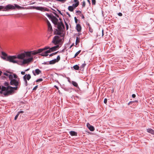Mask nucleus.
Returning a JSON list of instances; mask_svg holds the SVG:
<instances>
[{
	"mask_svg": "<svg viewBox=\"0 0 154 154\" xmlns=\"http://www.w3.org/2000/svg\"><path fill=\"white\" fill-rule=\"evenodd\" d=\"M68 29V26H66V29Z\"/></svg>",
	"mask_w": 154,
	"mask_h": 154,
	"instance_id": "774afa93",
	"label": "nucleus"
},
{
	"mask_svg": "<svg viewBox=\"0 0 154 154\" xmlns=\"http://www.w3.org/2000/svg\"><path fill=\"white\" fill-rule=\"evenodd\" d=\"M64 37L61 38L60 36L55 35L53 38L52 42L55 45H61L62 43V41Z\"/></svg>",
	"mask_w": 154,
	"mask_h": 154,
	"instance_id": "20e7f679",
	"label": "nucleus"
},
{
	"mask_svg": "<svg viewBox=\"0 0 154 154\" xmlns=\"http://www.w3.org/2000/svg\"><path fill=\"white\" fill-rule=\"evenodd\" d=\"M44 63L45 64H48V63H46V62H44Z\"/></svg>",
	"mask_w": 154,
	"mask_h": 154,
	"instance_id": "338daca9",
	"label": "nucleus"
},
{
	"mask_svg": "<svg viewBox=\"0 0 154 154\" xmlns=\"http://www.w3.org/2000/svg\"><path fill=\"white\" fill-rule=\"evenodd\" d=\"M69 133L70 135L72 136L77 135V133L74 131H71L69 132Z\"/></svg>",
	"mask_w": 154,
	"mask_h": 154,
	"instance_id": "4468645a",
	"label": "nucleus"
},
{
	"mask_svg": "<svg viewBox=\"0 0 154 154\" xmlns=\"http://www.w3.org/2000/svg\"><path fill=\"white\" fill-rule=\"evenodd\" d=\"M37 54L38 52L35 51H20V65L29 64L33 60L32 55H35Z\"/></svg>",
	"mask_w": 154,
	"mask_h": 154,
	"instance_id": "f257e3e1",
	"label": "nucleus"
},
{
	"mask_svg": "<svg viewBox=\"0 0 154 154\" xmlns=\"http://www.w3.org/2000/svg\"><path fill=\"white\" fill-rule=\"evenodd\" d=\"M76 28L77 30L79 32H80L81 30V26L79 24H77L76 26Z\"/></svg>",
	"mask_w": 154,
	"mask_h": 154,
	"instance_id": "ddd939ff",
	"label": "nucleus"
},
{
	"mask_svg": "<svg viewBox=\"0 0 154 154\" xmlns=\"http://www.w3.org/2000/svg\"><path fill=\"white\" fill-rule=\"evenodd\" d=\"M79 5V4L78 3H75L73 4H72V7H73L74 9H75V8H76V7H77Z\"/></svg>",
	"mask_w": 154,
	"mask_h": 154,
	"instance_id": "aec40b11",
	"label": "nucleus"
},
{
	"mask_svg": "<svg viewBox=\"0 0 154 154\" xmlns=\"http://www.w3.org/2000/svg\"><path fill=\"white\" fill-rule=\"evenodd\" d=\"M45 15L49 18H51L52 17L50 14L48 13H46Z\"/></svg>",
	"mask_w": 154,
	"mask_h": 154,
	"instance_id": "c85d7f7f",
	"label": "nucleus"
},
{
	"mask_svg": "<svg viewBox=\"0 0 154 154\" xmlns=\"http://www.w3.org/2000/svg\"><path fill=\"white\" fill-rule=\"evenodd\" d=\"M35 3V2H33L32 3H31V4H33Z\"/></svg>",
	"mask_w": 154,
	"mask_h": 154,
	"instance_id": "0e129e2a",
	"label": "nucleus"
},
{
	"mask_svg": "<svg viewBox=\"0 0 154 154\" xmlns=\"http://www.w3.org/2000/svg\"><path fill=\"white\" fill-rule=\"evenodd\" d=\"M38 85L35 86L33 89V91L35 90L38 88Z\"/></svg>",
	"mask_w": 154,
	"mask_h": 154,
	"instance_id": "e433bc0d",
	"label": "nucleus"
},
{
	"mask_svg": "<svg viewBox=\"0 0 154 154\" xmlns=\"http://www.w3.org/2000/svg\"><path fill=\"white\" fill-rule=\"evenodd\" d=\"M25 77H26V76H24L23 77V78L24 80V81L25 82V83L26 85L27 86V81L26 80V79H25Z\"/></svg>",
	"mask_w": 154,
	"mask_h": 154,
	"instance_id": "cd10ccee",
	"label": "nucleus"
},
{
	"mask_svg": "<svg viewBox=\"0 0 154 154\" xmlns=\"http://www.w3.org/2000/svg\"><path fill=\"white\" fill-rule=\"evenodd\" d=\"M74 1L75 3H77L79 4V2L78 1V0H74Z\"/></svg>",
	"mask_w": 154,
	"mask_h": 154,
	"instance_id": "79ce46f5",
	"label": "nucleus"
},
{
	"mask_svg": "<svg viewBox=\"0 0 154 154\" xmlns=\"http://www.w3.org/2000/svg\"><path fill=\"white\" fill-rule=\"evenodd\" d=\"M4 8V7L3 6H0V10Z\"/></svg>",
	"mask_w": 154,
	"mask_h": 154,
	"instance_id": "49530a36",
	"label": "nucleus"
},
{
	"mask_svg": "<svg viewBox=\"0 0 154 154\" xmlns=\"http://www.w3.org/2000/svg\"><path fill=\"white\" fill-rule=\"evenodd\" d=\"M58 52V51H57V52H55V53H53V54L54 55H55V54H56Z\"/></svg>",
	"mask_w": 154,
	"mask_h": 154,
	"instance_id": "13d9d810",
	"label": "nucleus"
},
{
	"mask_svg": "<svg viewBox=\"0 0 154 154\" xmlns=\"http://www.w3.org/2000/svg\"><path fill=\"white\" fill-rule=\"evenodd\" d=\"M72 84L74 86L76 87H77L78 86V84L77 83L75 82L72 81Z\"/></svg>",
	"mask_w": 154,
	"mask_h": 154,
	"instance_id": "5701e85b",
	"label": "nucleus"
},
{
	"mask_svg": "<svg viewBox=\"0 0 154 154\" xmlns=\"http://www.w3.org/2000/svg\"><path fill=\"white\" fill-rule=\"evenodd\" d=\"M82 19H84V16H83V15L82 14Z\"/></svg>",
	"mask_w": 154,
	"mask_h": 154,
	"instance_id": "bf43d9fd",
	"label": "nucleus"
},
{
	"mask_svg": "<svg viewBox=\"0 0 154 154\" xmlns=\"http://www.w3.org/2000/svg\"><path fill=\"white\" fill-rule=\"evenodd\" d=\"M52 10L53 11H54L55 12H56V11H55V10H54V9H52Z\"/></svg>",
	"mask_w": 154,
	"mask_h": 154,
	"instance_id": "e2e57ef3",
	"label": "nucleus"
},
{
	"mask_svg": "<svg viewBox=\"0 0 154 154\" xmlns=\"http://www.w3.org/2000/svg\"><path fill=\"white\" fill-rule=\"evenodd\" d=\"M57 24L58 28V29H60V28H61L62 26H63V24L62 22H60V23H58Z\"/></svg>",
	"mask_w": 154,
	"mask_h": 154,
	"instance_id": "f3484780",
	"label": "nucleus"
},
{
	"mask_svg": "<svg viewBox=\"0 0 154 154\" xmlns=\"http://www.w3.org/2000/svg\"><path fill=\"white\" fill-rule=\"evenodd\" d=\"M74 19H75V23H78V20L76 18V17H74Z\"/></svg>",
	"mask_w": 154,
	"mask_h": 154,
	"instance_id": "58836bf2",
	"label": "nucleus"
},
{
	"mask_svg": "<svg viewBox=\"0 0 154 154\" xmlns=\"http://www.w3.org/2000/svg\"><path fill=\"white\" fill-rule=\"evenodd\" d=\"M24 76H26L25 79L27 80H29L31 78V76L30 74L25 75Z\"/></svg>",
	"mask_w": 154,
	"mask_h": 154,
	"instance_id": "a211bd4d",
	"label": "nucleus"
},
{
	"mask_svg": "<svg viewBox=\"0 0 154 154\" xmlns=\"http://www.w3.org/2000/svg\"><path fill=\"white\" fill-rule=\"evenodd\" d=\"M54 87L56 88H57V89H58V88L57 86L55 85L54 86Z\"/></svg>",
	"mask_w": 154,
	"mask_h": 154,
	"instance_id": "5fc2aeb1",
	"label": "nucleus"
},
{
	"mask_svg": "<svg viewBox=\"0 0 154 154\" xmlns=\"http://www.w3.org/2000/svg\"><path fill=\"white\" fill-rule=\"evenodd\" d=\"M57 34L59 36H60V37H62L63 38L64 37H63V36H64L63 34H62L61 32H59L57 33Z\"/></svg>",
	"mask_w": 154,
	"mask_h": 154,
	"instance_id": "393cba45",
	"label": "nucleus"
},
{
	"mask_svg": "<svg viewBox=\"0 0 154 154\" xmlns=\"http://www.w3.org/2000/svg\"><path fill=\"white\" fill-rule=\"evenodd\" d=\"M81 51V50H79V51H78L77 52H76L75 53V56H74V57H76L80 53Z\"/></svg>",
	"mask_w": 154,
	"mask_h": 154,
	"instance_id": "bb28decb",
	"label": "nucleus"
},
{
	"mask_svg": "<svg viewBox=\"0 0 154 154\" xmlns=\"http://www.w3.org/2000/svg\"><path fill=\"white\" fill-rule=\"evenodd\" d=\"M118 15L119 16H122V13L119 12L118 14Z\"/></svg>",
	"mask_w": 154,
	"mask_h": 154,
	"instance_id": "c03bdc74",
	"label": "nucleus"
},
{
	"mask_svg": "<svg viewBox=\"0 0 154 154\" xmlns=\"http://www.w3.org/2000/svg\"><path fill=\"white\" fill-rule=\"evenodd\" d=\"M32 72L34 75H38L41 73V71L39 69H36L35 71H32Z\"/></svg>",
	"mask_w": 154,
	"mask_h": 154,
	"instance_id": "9d476101",
	"label": "nucleus"
},
{
	"mask_svg": "<svg viewBox=\"0 0 154 154\" xmlns=\"http://www.w3.org/2000/svg\"><path fill=\"white\" fill-rule=\"evenodd\" d=\"M49 48L50 49V48L49 47H45L43 49H44V50L48 49H49Z\"/></svg>",
	"mask_w": 154,
	"mask_h": 154,
	"instance_id": "37998d69",
	"label": "nucleus"
},
{
	"mask_svg": "<svg viewBox=\"0 0 154 154\" xmlns=\"http://www.w3.org/2000/svg\"><path fill=\"white\" fill-rule=\"evenodd\" d=\"M74 9V8L72 6H69L68 7V9L70 11H72Z\"/></svg>",
	"mask_w": 154,
	"mask_h": 154,
	"instance_id": "6ab92c4d",
	"label": "nucleus"
},
{
	"mask_svg": "<svg viewBox=\"0 0 154 154\" xmlns=\"http://www.w3.org/2000/svg\"><path fill=\"white\" fill-rule=\"evenodd\" d=\"M53 54H54L52 53V54H50V55H49V56H50H50H53V55H54Z\"/></svg>",
	"mask_w": 154,
	"mask_h": 154,
	"instance_id": "4d7b16f0",
	"label": "nucleus"
},
{
	"mask_svg": "<svg viewBox=\"0 0 154 154\" xmlns=\"http://www.w3.org/2000/svg\"><path fill=\"white\" fill-rule=\"evenodd\" d=\"M132 97L133 98H134V97H136V95H135V94H133L132 95Z\"/></svg>",
	"mask_w": 154,
	"mask_h": 154,
	"instance_id": "de8ad7c7",
	"label": "nucleus"
},
{
	"mask_svg": "<svg viewBox=\"0 0 154 154\" xmlns=\"http://www.w3.org/2000/svg\"><path fill=\"white\" fill-rule=\"evenodd\" d=\"M23 112V111H20V113H22Z\"/></svg>",
	"mask_w": 154,
	"mask_h": 154,
	"instance_id": "052dcab7",
	"label": "nucleus"
},
{
	"mask_svg": "<svg viewBox=\"0 0 154 154\" xmlns=\"http://www.w3.org/2000/svg\"><path fill=\"white\" fill-rule=\"evenodd\" d=\"M73 68L75 70H78L79 69V67L78 65H76L73 66Z\"/></svg>",
	"mask_w": 154,
	"mask_h": 154,
	"instance_id": "412c9836",
	"label": "nucleus"
},
{
	"mask_svg": "<svg viewBox=\"0 0 154 154\" xmlns=\"http://www.w3.org/2000/svg\"><path fill=\"white\" fill-rule=\"evenodd\" d=\"M87 1H88V3H89V5H90L91 4V3H90V0H87Z\"/></svg>",
	"mask_w": 154,
	"mask_h": 154,
	"instance_id": "603ef678",
	"label": "nucleus"
},
{
	"mask_svg": "<svg viewBox=\"0 0 154 154\" xmlns=\"http://www.w3.org/2000/svg\"><path fill=\"white\" fill-rule=\"evenodd\" d=\"M57 24L58 28V29H60V28H61L62 26H63V24L62 22H60V23H58Z\"/></svg>",
	"mask_w": 154,
	"mask_h": 154,
	"instance_id": "dca6fc26",
	"label": "nucleus"
},
{
	"mask_svg": "<svg viewBox=\"0 0 154 154\" xmlns=\"http://www.w3.org/2000/svg\"><path fill=\"white\" fill-rule=\"evenodd\" d=\"M8 77L11 80V85H14L15 86H17L18 85V82L15 79H13V78H15L17 77L16 75L14 74H9Z\"/></svg>",
	"mask_w": 154,
	"mask_h": 154,
	"instance_id": "39448f33",
	"label": "nucleus"
},
{
	"mask_svg": "<svg viewBox=\"0 0 154 154\" xmlns=\"http://www.w3.org/2000/svg\"><path fill=\"white\" fill-rule=\"evenodd\" d=\"M8 85V83H6H6H5V86H7Z\"/></svg>",
	"mask_w": 154,
	"mask_h": 154,
	"instance_id": "6e6d98bb",
	"label": "nucleus"
},
{
	"mask_svg": "<svg viewBox=\"0 0 154 154\" xmlns=\"http://www.w3.org/2000/svg\"><path fill=\"white\" fill-rule=\"evenodd\" d=\"M57 10L58 11L59 13L60 14L62 15V14L61 13V12L58 9H57Z\"/></svg>",
	"mask_w": 154,
	"mask_h": 154,
	"instance_id": "a18cd8bd",
	"label": "nucleus"
},
{
	"mask_svg": "<svg viewBox=\"0 0 154 154\" xmlns=\"http://www.w3.org/2000/svg\"><path fill=\"white\" fill-rule=\"evenodd\" d=\"M76 13H81V12L80 11H76Z\"/></svg>",
	"mask_w": 154,
	"mask_h": 154,
	"instance_id": "864d4df0",
	"label": "nucleus"
},
{
	"mask_svg": "<svg viewBox=\"0 0 154 154\" xmlns=\"http://www.w3.org/2000/svg\"><path fill=\"white\" fill-rule=\"evenodd\" d=\"M19 6L16 4L12 5L9 4L7 5L5 8V10L7 11L10 9H14L15 8L19 9Z\"/></svg>",
	"mask_w": 154,
	"mask_h": 154,
	"instance_id": "0eeeda50",
	"label": "nucleus"
},
{
	"mask_svg": "<svg viewBox=\"0 0 154 154\" xmlns=\"http://www.w3.org/2000/svg\"><path fill=\"white\" fill-rule=\"evenodd\" d=\"M19 115V112H18L17 114L16 115L14 118V119L15 120H16L17 118H18Z\"/></svg>",
	"mask_w": 154,
	"mask_h": 154,
	"instance_id": "f704fd0d",
	"label": "nucleus"
},
{
	"mask_svg": "<svg viewBox=\"0 0 154 154\" xmlns=\"http://www.w3.org/2000/svg\"><path fill=\"white\" fill-rule=\"evenodd\" d=\"M86 64L85 63H83L81 66V68H84Z\"/></svg>",
	"mask_w": 154,
	"mask_h": 154,
	"instance_id": "c9c22d12",
	"label": "nucleus"
},
{
	"mask_svg": "<svg viewBox=\"0 0 154 154\" xmlns=\"http://www.w3.org/2000/svg\"><path fill=\"white\" fill-rule=\"evenodd\" d=\"M42 81H43L42 79L41 78V79H38L37 80H36V82H42Z\"/></svg>",
	"mask_w": 154,
	"mask_h": 154,
	"instance_id": "2f4dec72",
	"label": "nucleus"
},
{
	"mask_svg": "<svg viewBox=\"0 0 154 154\" xmlns=\"http://www.w3.org/2000/svg\"><path fill=\"white\" fill-rule=\"evenodd\" d=\"M43 51H44V49H40L38 50L37 52H38V54L39 53L42 52Z\"/></svg>",
	"mask_w": 154,
	"mask_h": 154,
	"instance_id": "b1692460",
	"label": "nucleus"
},
{
	"mask_svg": "<svg viewBox=\"0 0 154 154\" xmlns=\"http://www.w3.org/2000/svg\"><path fill=\"white\" fill-rule=\"evenodd\" d=\"M21 74H22V75H24L25 74V72H23V71H22L21 72Z\"/></svg>",
	"mask_w": 154,
	"mask_h": 154,
	"instance_id": "8fccbe9b",
	"label": "nucleus"
},
{
	"mask_svg": "<svg viewBox=\"0 0 154 154\" xmlns=\"http://www.w3.org/2000/svg\"><path fill=\"white\" fill-rule=\"evenodd\" d=\"M107 102V99L106 98H105L104 99V102L106 104Z\"/></svg>",
	"mask_w": 154,
	"mask_h": 154,
	"instance_id": "a19ab883",
	"label": "nucleus"
},
{
	"mask_svg": "<svg viewBox=\"0 0 154 154\" xmlns=\"http://www.w3.org/2000/svg\"><path fill=\"white\" fill-rule=\"evenodd\" d=\"M2 58L4 60L9 61L10 62L15 63L17 61L16 60L17 58L19 59V55L16 56H9L8 57H2Z\"/></svg>",
	"mask_w": 154,
	"mask_h": 154,
	"instance_id": "7ed1b4c3",
	"label": "nucleus"
},
{
	"mask_svg": "<svg viewBox=\"0 0 154 154\" xmlns=\"http://www.w3.org/2000/svg\"><path fill=\"white\" fill-rule=\"evenodd\" d=\"M53 13L54 14V15L57 17H58V15L56 13V12H53Z\"/></svg>",
	"mask_w": 154,
	"mask_h": 154,
	"instance_id": "09e8293b",
	"label": "nucleus"
},
{
	"mask_svg": "<svg viewBox=\"0 0 154 154\" xmlns=\"http://www.w3.org/2000/svg\"><path fill=\"white\" fill-rule=\"evenodd\" d=\"M91 126L89 123H88L87 124V126L88 128Z\"/></svg>",
	"mask_w": 154,
	"mask_h": 154,
	"instance_id": "ea45409f",
	"label": "nucleus"
},
{
	"mask_svg": "<svg viewBox=\"0 0 154 154\" xmlns=\"http://www.w3.org/2000/svg\"><path fill=\"white\" fill-rule=\"evenodd\" d=\"M88 129H89V130L91 131H94V127L91 125L89 128Z\"/></svg>",
	"mask_w": 154,
	"mask_h": 154,
	"instance_id": "4be33fe9",
	"label": "nucleus"
},
{
	"mask_svg": "<svg viewBox=\"0 0 154 154\" xmlns=\"http://www.w3.org/2000/svg\"><path fill=\"white\" fill-rule=\"evenodd\" d=\"M10 73H8L7 72H5L4 73V75L8 77Z\"/></svg>",
	"mask_w": 154,
	"mask_h": 154,
	"instance_id": "4c0bfd02",
	"label": "nucleus"
},
{
	"mask_svg": "<svg viewBox=\"0 0 154 154\" xmlns=\"http://www.w3.org/2000/svg\"><path fill=\"white\" fill-rule=\"evenodd\" d=\"M2 73V72L0 71V75Z\"/></svg>",
	"mask_w": 154,
	"mask_h": 154,
	"instance_id": "69168bd1",
	"label": "nucleus"
},
{
	"mask_svg": "<svg viewBox=\"0 0 154 154\" xmlns=\"http://www.w3.org/2000/svg\"><path fill=\"white\" fill-rule=\"evenodd\" d=\"M17 88L16 87H12L8 86L7 88L3 86L2 87L1 91L0 92L1 94H3L5 96L8 95L13 92L14 90H16Z\"/></svg>",
	"mask_w": 154,
	"mask_h": 154,
	"instance_id": "f03ea898",
	"label": "nucleus"
},
{
	"mask_svg": "<svg viewBox=\"0 0 154 154\" xmlns=\"http://www.w3.org/2000/svg\"><path fill=\"white\" fill-rule=\"evenodd\" d=\"M59 47V45H57L56 46H54L50 48L49 50L45 52L44 53H42L41 55L42 56H47L48 55V53H50L51 51H54L56 50V49L58 48Z\"/></svg>",
	"mask_w": 154,
	"mask_h": 154,
	"instance_id": "423d86ee",
	"label": "nucleus"
},
{
	"mask_svg": "<svg viewBox=\"0 0 154 154\" xmlns=\"http://www.w3.org/2000/svg\"><path fill=\"white\" fill-rule=\"evenodd\" d=\"M67 14L70 17V15L68 13H67Z\"/></svg>",
	"mask_w": 154,
	"mask_h": 154,
	"instance_id": "680f3d73",
	"label": "nucleus"
},
{
	"mask_svg": "<svg viewBox=\"0 0 154 154\" xmlns=\"http://www.w3.org/2000/svg\"><path fill=\"white\" fill-rule=\"evenodd\" d=\"M57 60L58 61V62L59 61L60 59V56H58L56 59H55Z\"/></svg>",
	"mask_w": 154,
	"mask_h": 154,
	"instance_id": "473e14b6",
	"label": "nucleus"
},
{
	"mask_svg": "<svg viewBox=\"0 0 154 154\" xmlns=\"http://www.w3.org/2000/svg\"><path fill=\"white\" fill-rule=\"evenodd\" d=\"M79 42V38L78 37H77L76 38V41L75 42V44L76 45H77Z\"/></svg>",
	"mask_w": 154,
	"mask_h": 154,
	"instance_id": "a878e982",
	"label": "nucleus"
},
{
	"mask_svg": "<svg viewBox=\"0 0 154 154\" xmlns=\"http://www.w3.org/2000/svg\"><path fill=\"white\" fill-rule=\"evenodd\" d=\"M92 4L93 5H95L96 3V0H92Z\"/></svg>",
	"mask_w": 154,
	"mask_h": 154,
	"instance_id": "72a5a7b5",
	"label": "nucleus"
},
{
	"mask_svg": "<svg viewBox=\"0 0 154 154\" xmlns=\"http://www.w3.org/2000/svg\"><path fill=\"white\" fill-rule=\"evenodd\" d=\"M57 62H58V61L57 60L55 59L54 60H51L49 62V64H54L55 63H57Z\"/></svg>",
	"mask_w": 154,
	"mask_h": 154,
	"instance_id": "2eb2a0df",
	"label": "nucleus"
},
{
	"mask_svg": "<svg viewBox=\"0 0 154 154\" xmlns=\"http://www.w3.org/2000/svg\"><path fill=\"white\" fill-rule=\"evenodd\" d=\"M2 55L4 57H8L7 54L5 52H2Z\"/></svg>",
	"mask_w": 154,
	"mask_h": 154,
	"instance_id": "c756f323",
	"label": "nucleus"
},
{
	"mask_svg": "<svg viewBox=\"0 0 154 154\" xmlns=\"http://www.w3.org/2000/svg\"><path fill=\"white\" fill-rule=\"evenodd\" d=\"M47 24L48 26V31L49 32H51L53 30L52 28V26L49 22V21L47 20Z\"/></svg>",
	"mask_w": 154,
	"mask_h": 154,
	"instance_id": "1a4fd4ad",
	"label": "nucleus"
},
{
	"mask_svg": "<svg viewBox=\"0 0 154 154\" xmlns=\"http://www.w3.org/2000/svg\"><path fill=\"white\" fill-rule=\"evenodd\" d=\"M51 20L53 23L55 24H57L58 22V19L55 17L53 16L51 17Z\"/></svg>",
	"mask_w": 154,
	"mask_h": 154,
	"instance_id": "9b49d317",
	"label": "nucleus"
},
{
	"mask_svg": "<svg viewBox=\"0 0 154 154\" xmlns=\"http://www.w3.org/2000/svg\"><path fill=\"white\" fill-rule=\"evenodd\" d=\"M31 7L33 9H35L37 10L40 11H49V9L45 7L40 6H32Z\"/></svg>",
	"mask_w": 154,
	"mask_h": 154,
	"instance_id": "6e6552de",
	"label": "nucleus"
},
{
	"mask_svg": "<svg viewBox=\"0 0 154 154\" xmlns=\"http://www.w3.org/2000/svg\"><path fill=\"white\" fill-rule=\"evenodd\" d=\"M82 7H84L85 5V2L84 1H83V2L82 3Z\"/></svg>",
	"mask_w": 154,
	"mask_h": 154,
	"instance_id": "7c9ffc66",
	"label": "nucleus"
},
{
	"mask_svg": "<svg viewBox=\"0 0 154 154\" xmlns=\"http://www.w3.org/2000/svg\"><path fill=\"white\" fill-rule=\"evenodd\" d=\"M146 130L147 132L148 133L154 135V130L152 129L151 128H148L146 129Z\"/></svg>",
	"mask_w": 154,
	"mask_h": 154,
	"instance_id": "f8f14e48",
	"label": "nucleus"
},
{
	"mask_svg": "<svg viewBox=\"0 0 154 154\" xmlns=\"http://www.w3.org/2000/svg\"><path fill=\"white\" fill-rule=\"evenodd\" d=\"M102 36H103V30H102Z\"/></svg>",
	"mask_w": 154,
	"mask_h": 154,
	"instance_id": "3c124183",
	"label": "nucleus"
}]
</instances>
